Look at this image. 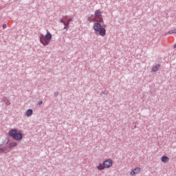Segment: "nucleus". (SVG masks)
<instances>
[{"instance_id":"f257e3e1","label":"nucleus","mask_w":176,"mask_h":176,"mask_svg":"<svg viewBox=\"0 0 176 176\" xmlns=\"http://www.w3.org/2000/svg\"><path fill=\"white\" fill-rule=\"evenodd\" d=\"M40 42L43 46H47L50 43V41H52V34L47 32L46 35H43L41 34L39 36Z\"/></svg>"},{"instance_id":"f03ea898","label":"nucleus","mask_w":176,"mask_h":176,"mask_svg":"<svg viewBox=\"0 0 176 176\" xmlns=\"http://www.w3.org/2000/svg\"><path fill=\"white\" fill-rule=\"evenodd\" d=\"M8 134L10 137H12V138L16 141H21V140H23V133L21 132H17V129H16L9 131Z\"/></svg>"},{"instance_id":"7ed1b4c3","label":"nucleus","mask_w":176,"mask_h":176,"mask_svg":"<svg viewBox=\"0 0 176 176\" xmlns=\"http://www.w3.org/2000/svg\"><path fill=\"white\" fill-rule=\"evenodd\" d=\"M94 30L96 32H99V35L100 36H104L107 35V30L105 28H102L100 23H94Z\"/></svg>"},{"instance_id":"20e7f679","label":"nucleus","mask_w":176,"mask_h":176,"mask_svg":"<svg viewBox=\"0 0 176 176\" xmlns=\"http://www.w3.org/2000/svg\"><path fill=\"white\" fill-rule=\"evenodd\" d=\"M103 164L104 166V168H110V167H112V164H113V161L111 159L106 160L103 162Z\"/></svg>"},{"instance_id":"39448f33","label":"nucleus","mask_w":176,"mask_h":176,"mask_svg":"<svg viewBox=\"0 0 176 176\" xmlns=\"http://www.w3.org/2000/svg\"><path fill=\"white\" fill-rule=\"evenodd\" d=\"M65 22L63 23V25H65L63 30L67 31L68 28H69V24L71 23V21H72V18H70L69 19H65Z\"/></svg>"},{"instance_id":"423d86ee","label":"nucleus","mask_w":176,"mask_h":176,"mask_svg":"<svg viewBox=\"0 0 176 176\" xmlns=\"http://www.w3.org/2000/svg\"><path fill=\"white\" fill-rule=\"evenodd\" d=\"M160 67H161V65L159 63L153 65L151 67V72H157V71L160 69Z\"/></svg>"},{"instance_id":"0eeeda50","label":"nucleus","mask_w":176,"mask_h":176,"mask_svg":"<svg viewBox=\"0 0 176 176\" xmlns=\"http://www.w3.org/2000/svg\"><path fill=\"white\" fill-rule=\"evenodd\" d=\"M140 171H141V168L136 167L131 171V175H135L136 174H138Z\"/></svg>"},{"instance_id":"6e6552de","label":"nucleus","mask_w":176,"mask_h":176,"mask_svg":"<svg viewBox=\"0 0 176 176\" xmlns=\"http://www.w3.org/2000/svg\"><path fill=\"white\" fill-rule=\"evenodd\" d=\"M95 16L96 17H98V19H101V17H102V12H101L100 10H96L95 11Z\"/></svg>"},{"instance_id":"1a4fd4ad","label":"nucleus","mask_w":176,"mask_h":176,"mask_svg":"<svg viewBox=\"0 0 176 176\" xmlns=\"http://www.w3.org/2000/svg\"><path fill=\"white\" fill-rule=\"evenodd\" d=\"M32 113H34V111H32L31 109H29L25 112V116L30 118V116H32Z\"/></svg>"},{"instance_id":"9d476101","label":"nucleus","mask_w":176,"mask_h":176,"mask_svg":"<svg viewBox=\"0 0 176 176\" xmlns=\"http://www.w3.org/2000/svg\"><path fill=\"white\" fill-rule=\"evenodd\" d=\"M17 146V143L12 142H10L8 144V147L10 148V149H13V148Z\"/></svg>"},{"instance_id":"9b49d317","label":"nucleus","mask_w":176,"mask_h":176,"mask_svg":"<svg viewBox=\"0 0 176 176\" xmlns=\"http://www.w3.org/2000/svg\"><path fill=\"white\" fill-rule=\"evenodd\" d=\"M170 160V158H168V157L164 155L162 157V162L163 163H167V162H168Z\"/></svg>"},{"instance_id":"f8f14e48","label":"nucleus","mask_w":176,"mask_h":176,"mask_svg":"<svg viewBox=\"0 0 176 176\" xmlns=\"http://www.w3.org/2000/svg\"><path fill=\"white\" fill-rule=\"evenodd\" d=\"M98 170H99L100 171L104 170L105 166L104 165V162L102 164H100L98 166H97Z\"/></svg>"},{"instance_id":"ddd939ff","label":"nucleus","mask_w":176,"mask_h":176,"mask_svg":"<svg viewBox=\"0 0 176 176\" xmlns=\"http://www.w3.org/2000/svg\"><path fill=\"white\" fill-rule=\"evenodd\" d=\"M3 102H5L6 107H8V105L10 104V102L9 101V99L6 98H3L2 99Z\"/></svg>"},{"instance_id":"4468645a","label":"nucleus","mask_w":176,"mask_h":176,"mask_svg":"<svg viewBox=\"0 0 176 176\" xmlns=\"http://www.w3.org/2000/svg\"><path fill=\"white\" fill-rule=\"evenodd\" d=\"M108 96V91H102L100 92V96L101 97H103V96Z\"/></svg>"},{"instance_id":"2eb2a0df","label":"nucleus","mask_w":176,"mask_h":176,"mask_svg":"<svg viewBox=\"0 0 176 176\" xmlns=\"http://www.w3.org/2000/svg\"><path fill=\"white\" fill-rule=\"evenodd\" d=\"M0 146H1V144H0ZM5 153V148H0V153Z\"/></svg>"},{"instance_id":"dca6fc26","label":"nucleus","mask_w":176,"mask_h":176,"mask_svg":"<svg viewBox=\"0 0 176 176\" xmlns=\"http://www.w3.org/2000/svg\"><path fill=\"white\" fill-rule=\"evenodd\" d=\"M65 20H67V18H64L63 19H60V23H62L63 24H64V23H65Z\"/></svg>"},{"instance_id":"f3484780","label":"nucleus","mask_w":176,"mask_h":176,"mask_svg":"<svg viewBox=\"0 0 176 176\" xmlns=\"http://www.w3.org/2000/svg\"><path fill=\"white\" fill-rule=\"evenodd\" d=\"M58 94H59L58 91H55V92L54 93V97H58Z\"/></svg>"},{"instance_id":"a211bd4d","label":"nucleus","mask_w":176,"mask_h":176,"mask_svg":"<svg viewBox=\"0 0 176 176\" xmlns=\"http://www.w3.org/2000/svg\"><path fill=\"white\" fill-rule=\"evenodd\" d=\"M167 34H175L174 29L169 30Z\"/></svg>"},{"instance_id":"6ab92c4d","label":"nucleus","mask_w":176,"mask_h":176,"mask_svg":"<svg viewBox=\"0 0 176 176\" xmlns=\"http://www.w3.org/2000/svg\"><path fill=\"white\" fill-rule=\"evenodd\" d=\"M6 28V24L4 23V24L3 25V30H5Z\"/></svg>"},{"instance_id":"aec40b11","label":"nucleus","mask_w":176,"mask_h":176,"mask_svg":"<svg viewBox=\"0 0 176 176\" xmlns=\"http://www.w3.org/2000/svg\"><path fill=\"white\" fill-rule=\"evenodd\" d=\"M42 104H43V102L42 100H41L39 102H38V105H42Z\"/></svg>"},{"instance_id":"412c9836","label":"nucleus","mask_w":176,"mask_h":176,"mask_svg":"<svg viewBox=\"0 0 176 176\" xmlns=\"http://www.w3.org/2000/svg\"><path fill=\"white\" fill-rule=\"evenodd\" d=\"M174 30V32H175V34H176V29H173Z\"/></svg>"},{"instance_id":"4be33fe9","label":"nucleus","mask_w":176,"mask_h":176,"mask_svg":"<svg viewBox=\"0 0 176 176\" xmlns=\"http://www.w3.org/2000/svg\"><path fill=\"white\" fill-rule=\"evenodd\" d=\"M100 23H102V19H101V20L100 21Z\"/></svg>"}]
</instances>
